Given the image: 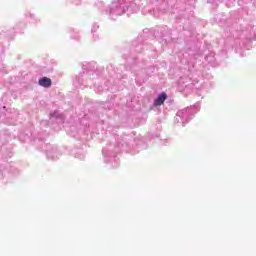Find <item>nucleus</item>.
Masks as SVG:
<instances>
[{"mask_svg":"<svg viewBox=\"0 0 256 256\" xmlns=\"http://www.w3.org/2000/svg\"><path fill=\"white\" fill-rule=\"evenodd\" d=\"M52 84L53 82L51 81V78L48 77H42L38 81V85H40V87H44L45 89H49Z\"/></svg>","mask_w":256,"mask_h":256,"instance_id":"f257e3e1","label":"nucleus"},{"mask_svg":"<svg viewBox=\"0 0 256 256\" xmlns=\"http://www.w3.org/2000/svg\"><path fill=\"white\" fill-rule=\"evenodd\" d=\"M166 100H167V93L162 92V93L158 96V98L154 101L155 107H161V105H163Z\"/></svg>","mask_w":256,"mask_h":256,"instance_id":"f03ea898","label":"nucleus"}]
</instances>
